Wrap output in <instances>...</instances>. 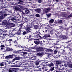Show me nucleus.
<instances>
[{"label": "nucleus", "instance_id": "4c0bfd02", "mask_svg": "<svg viewBox=\"0 0 72 72\" xmlns=\"http://www.w3.org/2000/svg\"><path fill=\"white\" fill-rule=\"evenodd\" d=\"M23 55H27V52H24L23 53Z\"/></svg>", "mask_w": 72, "mask_h": 72}, {"label": "nucleus", "instance_id": "20e7f679", "mask_svg": "<svg viewBox=\"0 0 72 72\" xmlns=\"http://www.w3.org/2000/svg\"><path fill=\"white\" fill-rule=\"evenodd\" d=\"M40 40L39 39H35V40L34 41V42L35 44H40Z\"/></svg>", "mask_w": 72, "mask_h": 72}, {"label": "nucleus", "instance_id": "0e129e2a", "mask_svg": "<svg viewBox=\"0 0 72 72\" xmlns=\"http://www.w3.org/2000/svg\"><path fill=\"white\" fill-rule=\"evenodd\" d=\"M69 53L70 54H71V55H72V51H71Z\"/></svg>", "mask_w": 72, "mask_h": 72}, {"label": "nucleus", "instance_id": "f704fd0d", "mask_svg": "<svg viewBox=\"0 0 72 72\" xmlns=\"http://www.w3.org/2000/svg\"><path fill=\"white\" fill-rule=\"evenodd\" d=\"M51 14H48L47 15V16L48 17H51Z\"/></svg>", "mask_w": 72, "mask_h": 72}, {"label": "nucleus", "instance_id": "69168bd1", "mask_svg": "<svg viewBox=\"0 0 72 72\" xmlns=\"http://www.w3.org/2000/svg\"><path fill=\"white\" fill-rule=\"evenodd\" d=\"M49 50H50V51H53V50L51 49H49Z\"/></svg>", "mask_w": 72, "mask_h": 72}, {"label": "nucleus", "instance_id": "f257e3e1", "mask_svg": "<svg viewBox=\"0 0 72 72\" xmlns=\"http://www.w3.org/2000/svg\"><path fill=\"white\" fill-rule=\"evenodd\" d=\"M49 10H50V8H46L44 9L42 12V13H43L42 14H44L45 13H48Z\"/></svg>", "mask_w": 72, "mask_h": 72}, {"label": "nucleus", "instance_id": "a18cd8bd", "mask_svg": "<svg viewBox=\"0 0 72 72\" xmlns=\"http://www.w3.org/2000/svg\"><path fill=\"white\" fill-rule=\"evenodd\" d=\"M72 17V15H71V14H70V15H69L68 16V17L69 18H70L71 17Z\"/></svg>", "mask_w": 72, "mask_h": 72}, {"label": "nucleus", "instance_id": "0eeeda50", "mask_svg": "<svg viewBox=\"0 0 72 72\" xmlns=\"http://www.w3.org/2000/svg\"><path fill=\"white\" fill-rule=\"evenodd\" d=\"M6 51H12L13 49L12 48H10L9 47H7L6 48Z\"/></svg>", "mask_w": 72, "mask_h": 72}, {"label": "nucleus", "instance_id": "ddd939ff", "mask_svg": "<svg viewBox=\"0 0 72 72\" xmlns=\"http://www.w3.org/2000/svg\"><path fill=\"white\" fill-rule=\"evenodd\" d=\"M35 11L37 13H40L41 12V9L40 8H37L35 9Z\"/></svg>", "mask_w": 72, "mask_h": 72}, {"label": "nucleus", "instance_id": "39448f33", "mask_svg": "<svg viewBox=\"0 0 72 72\" xmlns=\"http://www.w3.org/2000/svg\"><path fill=\"white\" fill-rule=\"evenodd\" d=\"M57 70L58 71H60L59 72H64V70L63 68H59L58 67H57Z\"/></svg>", "mask_w": 72, "mask_h": 72}, {"label": "nucleus", "instance_id": "37998d69", "mask_svg": "<svg viewBox=\"0 0 72 72\" xmlns=\"http://www.w3.org/2000/svg\"><path fill=\"white\" fill-rule=\"evenodd\" d=\"M60 67L61 68H63V64H61L60 65Z\"/></svg>", "mask_w": 72, "mask_h": 72}, {"label": "nucleus", "instance_id": "c756f323", "mask_svg": "<svg viewBox=\"0 0 72 72\" xmlns=\"http://www.w3.org/2000/svg\"><path fill=\"white\" fill-rule=\"evenodd\" d=\"M27 33L26 32V31H24L22 33V34L23 35H26V34H27Z\"/></svg>", "mask_w": 72, "mask_h": 72}, {"label": "nucleus", "instance_id": "f03ea898", "mask_svg": "<svg viewBox=\"0 0 72 72\" xmlns=\"http://www.w3.org/2000/svg\"><path fill=\"white\" fill-rule=\"evenodd\" d=\"M63 63V62L60 60H57L56 62V66L57 67H58V65L60 64Z\"/></svg>", "mask_w": 72, "mask_h": 72}, {"label": "nucleus", "instance_id": "13d9d810", "mask_svg": "<svg viewBox=\"0 0 72 72\" xmlns=\"http://www.w3.org/2000/svg\"><path fill=\"white\" fill-rule=\"evenodd\" d=\"M60 27L61 29H62V30L63 29V26H60Z\"/></svg>", "mask_w": 72, "mask_h": 72}, {"label": "nucleus", "instance_id": "dca6fc26", "mask_svg": "<svg viewBox=\"0 0 72 72\" xmlns=\"http://www.w3.org/2000/svg\"><path fill=\"white\" fill-rule=\"evenodd\" d=\"M14 44L15 46H18V44L17 43V42L15 40L14 41Z\"/></svg>", "mask_w": 72, "mask_h": 72}, {"label": "nucleus", "instance_id": "4be33fe9", "mask_svg": "<svg viewBox=\"0 0 72 72\" xmlns=\"http://www.w3.org/2000/svg\"><path fill=\"white\" fill-rule=\"evenodd\" d=\"M54 20L53 19H51L50 21H49V23H53L54 22Z\"/></svg>", "mask_w": 72, "mask_h": 72}, {"label": "nucleus", "instance_id": "6e6552de", "mask_svg": "<svg viewBox=\"0 0 72 72\" xmlns=\"http://www.w3.org/2000/svg\"><path fill=\"white\" fill-rule=\"evenodd\" d=\"M20 59V58L19 57H16L14 58L12 60V62L15 61V60H19Z\"/></svg>", "mask_w": 72, "mask_h": 72}, {"label": "nucleus", "instance_id": "8fccbe9b", "mask_svg": "<svg viewBox=\"0 0 72 72\" xmlns=\"http://www.w3.org/2000/svg\"><path fill=\"white\" fill-rule=\"evenodd\" d=\"M38 27H39V26H38V25H36L35 27V29H37V28H38Z\"/></svg>", "mask_w": 72, "mask_h": 72}, {"label": "nucleus", "instance_id": "3c124183", "mask_svg": "<svg viewBox=\"0 0 72 72\" xmlns=\"http://www.w3.org/2000/svg\"><path fill=\"white\" fill-rule=\"evenodd\" d=\"M17 35H21V32H17Z\"/></svg>", "mask_w": 72, "mask_h": 72}, {"label": "nucleus", "instance_id": "2eb2a0df", "mask_svg": "<svg viewBox=\"0 0 72 72\" xmlns=\"http://www.w3.org/2000/svg\"><path fill=\"white\" fill-rule=\"evenodd\" d=\"M5 64V63L4 62H2V63H0V68H1V66H4Z\"/></svg>", "mask_w": 72, "mask_h": 72}, {"label": "nucleus", "instance_id": "f8f14e48", "mask_svg": "<svg viewBox=\"0 0 72 72\" xmlns=\"http://www.w3.org/2000/svg\"><path fill=\"white\" fill-rule=\"evenodd\" d=\"M45 68V67H43L42 68H40L38 69V71H44V69Z\"/></svg>", "mask_w": 72, "mask_h": 72}, {"label": "nucleus", "instance_id": "58836bf2", "mask_svg": "<svg viewBox=\"0 0 72 72\" xmlns=\"http://www.w3.org/2000/svg\"><path fill=\"white\" fill-rule=\"evenodd\" d=\"M35 16L37 17H40V15H39V14H36Z\"/></svg>", "mask_w": 72, "mask_h": 72}, {"label": "nucleus", "instance_id": "7ed1b4c3", "mask_svg": "<svg viewBox=\"0 0 72 72\" xmlns=\"http://www.w3.org/2000/svg\"><path fill=\"white\" fill-rule=\"evenodd\" d=\"M59 38L61 40H64V39H68V37L62 35H60Z\"/></svg>", "mask_w": 72, "mask_h": 72}, {"label": "nucleus", "instance_id": "c85d7f7f", "mask_svg": "<svg viewBox=\"0 0 72 72\" xmlns=\"http://www.w3.org/2000/svg\"><path fill=\"white\" fill-rule=\"evenodd\" d=\"M4 28H6V29H7V28H9V26H8V25H6V26H5Z\"/></svg>", "mask_w": 72, "mask_h": 72}, {"label": "nucleus", "instance_id": "a19ab883", "mask_svg": "<svg viewBox=\"0 0 72 72\" xmlns=\"http://www.w3.org/2000/svg\"><path fill=\"white\" fill-rule=\"evenodd\" d=\"M18 7H19V8H21V9H22L23 8V6H22L21 5H19Z\"/></svg>", "mask_w": 72, "mask_h": 72}, {"label": "nucleus", "instance_id": "052dcab7", "mask_svg": "<svg viewBox=\"0 0 72 72\" xmlns=\"http://www.w3.org/2000/svg\"><path fill=\"white\" fill-rule=\"evenodd\" d=\"M13 53L15 54L16 53H17V51H14L13 52Z\"/></svg>", "mask_w": 72, "mask_h": 72}, {"label": "nucleus", "instance_id": "473e14b6", "mask_svg": "<svg viewBox=\"0 0 72 72\" xmlns=\"http://www.w3.org/2000/svg\"><path fill=\"white\" fill-rule=\"evenodd\" d=\"M4 47H5V46H4V45H1V49H3V48H4Z\"/></svg>", "mask_w": 72, "mask_h": 72}, {"label": "nucleus", "instance_id": "f3484780", "mask_svg": "<svg viewBox=\"0 0 72 72\" xmlns=\"http://www.w3.org/2000/svg\"><path fill=\"white\" fill-rule=\"evenodd\" d=\"M1 49V51L3 52H4H4H6V49H5V48H3L2 49Z\"/></svg>", "mask_w": 72, "mask_h": 72}, {"label": "nucleus", "instance_id": "aec40b11", "mask_svg": "<svg viewBox=\"0 0 72 72\" xmlns=\"http://www.w3.org/2000/svg\"><path fill=\"white\" fill-rule=\"evenodd\" d=\"M7 15L6 14H4L3 15H2L1 16V17H4V18H3V19H4V18H5V17H6V16H7Z\"/></svg>", "mask_w": 72, "mask_h": 72}, {"label": "nucleus", "instance_id": "72a5a7b5", "mask_svg": "<svg viewBox=\"0 0 72 72\" xmlns=\"http://www.w3.org/2000/svg\"><path fill=\"white\" fill-rule=\"evenodd\" d=\"M45 37H50V35H49V34H48V35L45 36Z\"/></svg>", "mask_w": 72, "mask_h": 72}, {"label": "nucleus", "instance_id": "9b49d317", "mask_svg": "<svg viewBox=\"0 0 72 72\" xmlns=\"http://www.w3.org/2000/svg\"><path fill=\"white\" fill-rule=\"evenodd\" d=\"M26 32H31V31H30V27H26Z\"/></svg>", "mask_w": 72, "mask_h": 72}, {"label": "nucleus", "instance_id": "864d4df0", "mask_svg": "<svg viewBox=\"0 0 72 72\" xmlns=\"http://www.w3.org/2000/svg\"><path fill=\"white\" fill-rule=\"evenodd\" d=\"M3 14V12L1 11L0 12V15H1V14Z\"/></svg>", "mask_w": 72, "mask_h": 72}, {"label": "nucleus", "instance_id": "774afa93", "mask_svg": "<svg viewBox=\"0 0 72 72\" xmlns=\"http://www.w3.org/2000/svg\"><path fill=\"white\" fill-rule=\"evenodd\" d=\"M70 67H71V68H72V65H71L70 66Z\"/></svg>", "mask_w": 72, "mask_h": 72}, {"label": "nucleus", "instance_id": "bb28decb", "mask_svg": "<svg viewBox=\"0 0 72 72\" xmlns=\"http://www.w3.org/2000/svg\"><path fill=\"white\" fill-rule=\"evenodd\" d=\"M54 67H51V68H50V71H53L54 69Z\"/></svg>", "mask_w": 72, "mask_h": 72}, {"label": "nucleus", "instance_id": "423d86ee", "mask_svg": "<svg viewBox=\"0 0 72 72\" xmlns=\"http://www.w3.org/2000/svg\"><path fill=\"white\" fill-rule=\"evenodd\" d=\"M15 9L16 10V11H21V9L20 8H19L15 6Z\"/></svg>", "mask_w": 72, "mask_h": 72}, {"label": "nucleus", "instance_id": "2f4dec72", "mask_svg": "<svg viewBox=\"0 0 72 72\" xmlns=\"http://www.w3.org/2000/svg\"><path fill=\"white\" fill-rule=\"evenodd\" d=\"M13 71H14V69H9V72H12Z\"/></svg>", "mask_w": 72, "mask_h": 72}, {"label": "nucleus", "instance_id": "a211bd4d", "mask_svg": "<svg viewBox=\"0 0 72 72\" xmlns=\"http://www.w3.org/2000/svg\"><path fill=\"white\" fill-rule=\"evenodd\" d=\"M14 56V54H12V55H9V58H13V56Z\"/></svg>", "mask_w": 72, "mask_h": 72}, {"label": "nucleus", "instance_id": "5fc2aeb1", "mask_svg": "<svg viewBox=\"0 0 72 72\" xmlns=\"http://www.w3.org/2000/svg\"><path fill=\"white\" fill-rule=\"evenodd\" d=\"M40 33V32H38L37 31L35 33H34V34H37V33Z\"/></svg>", "mask_w": 72, "mask_h": 72}, {"label": "nucleus", "instance_id": "412c9836", "mask_svg": "<svg viewBox=\"0 0 72 72\" xmlns=\"http://www.w3.org/2000/svg\"><path fill=\"white\" fill-rule=\"evenodd\" d=\"M29 12H30V11L29 10L27 9L25 10V13L26 14H28V13Z\"/></svg>", "mask_w": 72, "mask_h": 72}, {"label": "nucleus", "instance_id": "49530a36", "mask_svg": "<svg viewBox=\"0 0 72 72\" xmlns=\"http://www.w3.org/2000/svg\"><path fill=\"white\" fill-rule=\"evenodd\" d=\"M11 20H12V21H15V20H16V19L14 18H12L11 19Z\"/></svg>", "mask_w": 72, "mask_h": 72}, {"label": "nucleus", "instance_id": "4d7b16f0", "mask_svg": "<svg viewBox=\"0 0 72 72\" xmlns=\"http://www.w3.org/2000/svg\"><path fill=\"white\" fill-rule=\"evenodd\" d=\"M15 16H14V18H18V17L17 16V15H15Z\"/></svg>", "mask_w": 72, "mask_h": 72}, {"label": "nucleus", "instance_id": "7c9ffc66", "mask_svg": "<svg viewBox=\"0 0 72 72\" xmlns=\"http://www.w3.org/2000/svg\"><path fill=\"white\" fill-rule=\"evenodd\" d=\"M11 26L12 27H14V26H15V25L13 23H12L11 24Z\"/></svg>", "mask_w": 72, "mask_h": 72}, {"label": "nucleus", "instance_id": "6ab92c4d", "mask_svg": "<svg viewBox=\"0 0 72 72\" xmlns=\"http://www.w3.org/2000/svg\"><path fill=\"white\" fill-rule=\"evenodd\" d=\"M67 15H68L67 14L65 13H64L63 12V14L62 15V16H63V17H67Z\"/></svg>", "mask_w": 72, "mask_h": 72}, {"label": "nucleus", "instance_id": "1a4fd4ad", "mask_svg": "<svg viewBox=\"0 0 72 72\" xmlns=\"http://www.w3.org/2000/svg\"><path fill=\"white\" fill-rule=\"evenodd\" d=\"M43 55L44 53H43V52H41V53H37V55H38V56H43Z\"/></svg>", "mask_w": 72, "mask_h": 72}, {"label": "nucleus", "instance_id": "e433bc0d", "mask_svg": "<svg viewBox=\"0 0 72 72\" xmlns=\"http://www.w3.org/2000/svg\"><path fill=\"white\" fill-rule=\"evenodd\" d=\"M68 55L69 56V57H71V56H72V54L70 53L69 52V54Z\"/></svg>", "mask_w": 72, "mask_h": 72}, {"label": "nucleus", "instance_id": "603ef678", "mask_svg": "<svg viewBox=\"0 0 72 72\" xmlns=\"http://www.w3.org/2000/svg\"><path fill=\"white\" fill-rule=\"evenodd\" d=\"M5 58H6V59H9V56H8L6 57Z\"/></svg>", "mask_w": 72, "mask_h": 72}, {"label": "nucleus", "instance_id": "a878e982", "mask_svg": "<svg viewBox=\"0 0 72 72\" xmlns=\"http://www.w3.org/2000/svg\"><path fill=\"white\" fill-rule=\"evenodd\" d=\"M22 2H23V0H20L18 2L19 4H22Z\"/></svg>", "mask_w": 72, "mask_h": 72}, {"label": "nucleus", "instance_id": "393cba45", "mask_svg": "<svg viewBox=\"0 0 72 72\" xmlns=\"http://www.w3.org/2000/svg\"><path fill=\"white\" fill-rule=\"evenodd\" d=\"M48 66H49V67H52V66H53V63H51L50 64H49L48 65Z\"/></svg>", "mask_w": 72, "mask_h": 72}, {"label": "nucleus", "instance_id": "de8ad7c7", "mask_svg": "<svg viewBox=\"0 0 72 72\" xmlns=\"http://www.w3.org/2000/svg\"><path fill=\"white\" fill-rule=\"evenodd\" d=\"M64 66H65V67H67V64H66L65 63V62H64Z\"/></svg>", "mask_w": 72, "mask_h": 72}, {"label": "nucleus", "instance_id": "b1692460", "mask_svg": "<svg viewBox=\"0 0 72 72\" xmlns=\"http://www.w3.org/2000/svg\"><path fill=\"white\" fill-rule=\"evenodd\" d=\"M0 57L1 58V59H3V58H4V55L3 54H0Z\"/></svg>", "mask_w": 72, "mask_h": 72}, {"label": "nucleus", "instance_id": "4468645a", "mask_svg": "<svg viewBox=\"0 0 72 72\" xmlns=\"http://www.w3.org/2000/svg\"><path fill=\"white\" fill-rule=\"evenodd\" d=\"M22 20L24 21L25 22H27L28 19L27 18H24V17H22Z\"/></svg>", "mask_w": 72, "mask_h": 72}, {"label": "nucleus", "instance_id": "6e6d98bb", "mask_svg": "<svg viewBox=\"0 0 72 72\" xmlns=\"http://www.w3.org/2000/svg\"><path fill=\"white\" fill-rule=\"evenodd\" d=\"M8 41H9V42L10 41H12V39H10L9 40H8Z\"/></svg>", "mask_w": 72, "mask_h": 72}, {"label": "nucleus", "instance_id": "ea45409f", "mask_svg": "<svg viewBox=\"0 0 72 72\" xmlns=\"http://www.w3.org/2000/svg\"><path fill=\"white\" fill-rule=\"evenodd\" d=\"M57 53V51L55 50L54 51V54H56Z\"/></svg>", "mask_w": 72, "mask_h": 72}, {"label": "nucleus", "instance_id": "cd10ccee", "mask_svg": "<svg viewBox=\"0 0 72 72\" xmlns=\"http://www.w3.org/2000/svg\"><path fill=\"white\" fill-rule=\"evenodd\" d=\"M43 50H43L42 48H41L39 50V51H43Z\"/></svg>", "mask_w": 72, "mask_h": 72}, {"label": "nucleus", "instance_id": "c9c22d12", "mask_svg": "<svg viewBox=\"0 0 72 72\" xmlns=\"http://www.w3.org/2000/svg\"><path fill=\"white\" fill-rule=\"evenodd\" d=\"M35 64L37 66V65H39V62L38 61L36 62H35Z\"/></svg>", "mask_w": 72, "mask_h": 72}, {"label": "nucleus", "instance_id": "5701e85b", "mask_svg": "<svg viewBox=\"0 0 72 72\" xmlns=\"http://www.w3.org/2000/svg\"><path fill=\"white\" fill-rule=\"evenodd\" d=\"M11 63H12V61H6V63H5L6 64H10Z\"/></svg>", "mask_w": 72, "mask_h": 72}, {"label": "nucleus", "instance_id": "e2e57ef3", "mask_svg": "<svg viewBox=\"0 0 72 72\" xmlns=\"http://www.w3.org/2000/svg\"><path fill=\"white\" fill-rule=\"evenodd\" d=\"M67 13L68 14H70V12H67Z\"/></svg>", "mask_w": 72, "mask_h": 72}, {"label": "nucleus", "instance_id": "bf43d9fd", "mask_svg": "<svg viewBox=\"0 0 72 72\" xmlns=\"http://www.w3.org/2000/svg\"><path fill=\"white\" fill-rule=\"evenodd\" d=\"M44 66V65L43 64L41 63V64L40 65V66Z\"/></svg>", "mask_w": 72, "mask_h": 72}, {"label": "nucleus", "instance_id": "680f3d73", "mask_svg": "<svg viewBox=\"0 0 72 72\" xmlns=\"http://www.w3.org/2000/svg\"><path fill=\"white\" fill-rule=\"evenodd\" d=\"M32 8H35V6H32Z\"/></svg>", "mask_w": 72, "mask_h": 72}, {"label": "nucleus", "instance_id": "09e8293b", "mask_svg": "<svg viewBox=\"0 0 72 72\" xmlns=\"http://www.w3.org/2000/svg\"><path fill=\"white\" fill-rule=\"evenodd\" d=\"M42 2V0H38V3H41Z\"/></svg>", "mask_w": 72, "mask_h": 72}, {"label": "nucleus", "instance_id": "c03bdc74", "mask_svg": "<svg viewBox=\"0 0 72 72\" xmlns=\"http://www.w3.org/2000/svg\"><path fill=\"white\" fill-rule=\"evenodd\" d=\"M4 17H1L0 16V21H2L3 19H4Z\"/></svg>", "mask_w": 72, "mask_h": 72}, {"label": "nucleus", "instance_id": "79ce46f5", "mask_svg": "<svg viewBox=\"0 0 72 72\" xmlns=\"http://www.w3.org/2000/svg\"><path fill=\"white\" fill-rule=\"evenodd\" d=\"M58 22L59 23H62L63 22V21H62V20L59 21H58Z\"/></svg>", "mask_w": 72, "mask_h": 72}, {"label": "nucleus", "instance_id": "338daca9", "mask_svg": "<svg viewBox=\"0 0 72 72\" xmlns=\"http://www.w3.org/2000/svg\"><path fill=\"white\" fill-rule=\"evenodd\" d=\"M43 32H47V30H45V31H43Z\"/></svg>", "mask_w": 72, "mask_h": 72}, {"label": "nucleus", "instance_id": "9d476101", "mask_svg": "<svg viewBox=\"0 0 72 72\" xmlns=\"http://www.w3.org/2000/svg\"><path fill=\"white\" fill-rule=\"evenodd\" d=\"M2 22L3 23V24L5 25H8V21H7L5 20L3 21H2Z\"/></svg>", "mask_w": 72, "mask_h": 72}]
</instances>
